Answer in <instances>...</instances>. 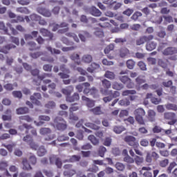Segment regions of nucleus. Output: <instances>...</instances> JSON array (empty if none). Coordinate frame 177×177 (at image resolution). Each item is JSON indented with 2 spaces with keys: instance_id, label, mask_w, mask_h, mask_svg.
I'll list each match as a JSON object with an SVG mask.
<instances>
[{
  "instance_id": "obj_1",
  "label": "nucleus",
  "mask_w": 177,
  "mask_h": 177,
  "mask_svg": "<svg viewBox=\"0 0 177 177\" xmlns=\"http://www.w3.org/2000/svg\"><path fill=\"white\" fill-rule=\"evenodd\" d=\"M37 162V158H35V156L30 153V155L28 157V159H24L22 161L23 164V169L25 171H30V169H32L31 168V164L32 165H35Z\"/></svg>"
},
{
  "instance_id": "obj_2",
  "label": "nucleus",
  "mask_w": 177,
  "mask_h": 177,
  "mask_svg": "<svg viewBox=\"0 0 177 177\" xmlns=\"http://www.w3.org/2000/svg\"><path fill=\"white\" fill-rule=\"evenodd\" d=\"M134 115L136 117V121L140 125H145V120H143L144 115H146V112L143 109L139 108L134 111Z\"/></svg>"
},
{
  "instance_id": "obj_3",
  "label": "nucleus",
  "mask_w": 177,
  "mask_h": 177,
  "mask_svg": "<svg viewBox=\"0 0 177 177\" xmlns=\"http://www.w3.org/2000/svg\"><path fill=\"white\" fill-rule=\"evenodd\" d=\"M55 126L56 127L58 131H64L66 128H67V125L66 124V121L63 120L62 118H57L54 120Z\"/></svg>"
},
{
  "instance_id": "obj_4",
  "label": "nucleus",
  "mask_w": 177,
  "mask_h": 177,
  "mask_svg": "<svg viewBox=\"0 0 177 177\" xmlns=\"http://www.w3.org/2000/svg\"><path fill=\"white\" fill-rule=\"evenodd\" d=\"M52 133V130L49 128L46 127H42L39 129V133L40 135H42L43 136H47L48 138H46V140H52L55 139V135L50 133ZM50 135V136H49Z\"/></svg>"
},
{
  "instance_id": "obj_5",
  "label": "nucleus",
  "mask_w": 177,
  "mask_h": 177,
  "mask_svg": "<svg viewBox=\"0 0 177 177\" xmlns=\"http://www.w3.org/2000/svg\"><path fill=\"white\" fill-rule=\"evenodd\" d=\"M102 85L105 88H101L100 92L101 93H102V95H107L109 92L107 89L111 87V82H110V81L107 80H102Z\"/></svg>"
},
{
  "instance_id": "obj_6",
  "label": "nucleus",
  "mask_w": 177,
  "mask_h": 177,
  "mask_svg": "<svg viewBox=\"0 0 177 177\" xmlns=\"http://www.w3.org/2000/svg\"><path fill=\"white\" fill-rule=\"evenodd\" d=\"M124 142H127L129 146H133V147H138V146H139V144L136 142V138L132 136H126Z\"/></svg>"
},
{
  "instance_id": "obj_7",
  "label": "nucleus",
  "mask_w": 177,
  "mask_h": 177,
  "mask_svg": "<svg viewBox=\"0 0 177 177\" xmlns=\"http://www.w3.org/2000/svg\"><path fill=\"white\" fill-rule=\"evenodd\" d=\"M65 170L64 171V176L66 177H71L75 175V169H71V165H66L64 166Z\"/></svg>"
},
{
  "instance_id": "obj_8",
  "label": "nucleus",
  "mask_w": 177,
  "mask_h": 177,
  "mask_svg": "<svg viewBox=\"0 0 177 177\" xmlns=\"http://www.w3.org/2000/svg\"><path fill=\"white\" fill-rule=\"evenodd\" d=\"M24 142H26L30 145L31 149H33V150H37L38 149V145L35 144V142H32V138L29 135L26 136V137H24L23 139Z\"/></svg>"
},
{
  "instance_id": "obj_9",
  "label": "nucleus",
  "mask_w": 177,
  "mask_h": 177,
  "mask_svg": "<svg viewBox=\"0 0 177 177\" xmlns=\"http://www.w3.org/2000/svg\"><path fill=\"white\" fill-rule=\"evenodd\" d=\"M21 128H25L26 131L28 132V133H31L33 136H37V130L34 129V127L28 125L27 124H24L23 126H20L19 127L20 129H21Z\"/></svg>"
},
{
  "instance_id": "obj_10",
  "label": "nucleus",
  "mask_w": 177,
  "mask_h": 177,
  "mask_svg": "<svg viewBox=\"0 0 177 177\" xmlns=\"http://www.w3.org/2000/svg\"><path fill=\"white\" fill-rule=\"evenodd\" d=\"M154 38L153 35H148V36H142L140 37L139 39L136 41L137 45H143L146 41H151Z\"/></svg>"
},
{
  "instance_id": "obj_11",
  "label": "nucleus",
  "mask_w": 177,
  "mask_h": 177,
  "mask_svg": "<svg viewBox=\"0 0 177 177\" xmlns=\"http://www.w3.org/2000/svg\"><path fill=\"white\" fill-rule=\"evenodd\" d=\"M89 86H90L89 83H84L82 84L77 85L76 86V89H77L79 92H82V89L84 88V93L88 94L89 93Z\"/></svg>"
},
{
  "instance_id": "obj_12",
  "label": "nucleus",
  "mask_w": 177,
  "mask_h": 177,
  "mask_svg": "<svg viewBox=\"0 0 177 177\" xmlns=\"http://www.w3.org/2000/svg\"><path fill=\"white\" fill-rule=\"evenodd\" d=\"M38 74H39V71L37 69L32 71V75H34L35 77L37 76L38 77V80L36 82V85H39L41 84V81H42L44 78H46L48 77L47 74H44L43 76H39L38 75Z\"/></svg>"
},
{
  "instance_id": "obj_13",
  "label": "nucleus",
  "mask_w": 177,
  "mask_h": 177,
  "mask_svg": "<svg viewBox=\"0 0 177 177\" xmlns=\"http://www.w3.org/2000/svg\"><path fill=\"white\" fill-rule=\"evenodd\" d=\"M120 80L123 82V84H126L127 85V88H133V83L131 82V79L127 75L120 77Z\"/></svg>"
},
{
  "instance_id": "obj_14",
  "label": "nucleus",
  "mask_w": 177,
  "mask_h": 177,
  "mask_svg": "<svg viewBox=\"0 0 177 177\" xmlns=\"http://www.w3.org/2000/svg\"><path fill=\"white\" fill-rule=\"evenodd\" d=\"M37 12L40 15H42V16H44V17H50V16H52V13L50 12V11L44 8H38Z\"/></svg>"
},
{
  "instance_id": "obj_15",
  "label": "nucleus",
  "mask_w": 177,
  "mask_h": 177,
  "mask_svg": "<svg viewBox=\"0 0 177 177\" xmlns=\"http://www.w3.org/2000/svg\"><path fill=\"white\" fill-rule=\"evenodd\" d=\"M165 118H166V120H171V121L169 122V125H174V124L176 122V119H175V114L173 113H165Z\"/></svg>"
},
{
  "instance_id": "obj_16",
  "label": "nucleus",
  "mask_w": 177,
  "mask_h": 177,
  "mask_svg": "<svg viewBox=\"0 0 177 177\" xmlns=\"http://www.w3.org/2000/svg\"><path fill=\"white\" fill-rule=\"evenodd\" d=\"M39 122L35 121L34 123L37 127H41V125H44V122L42 121H50V118L49 116L41 115L39 117Z\"/></svg>"
},
{
  "instance_id": "obj_17",
  "label": "nucleus",
  "mask_w": 177,
  "mask_h": 177,
  "mask_svg": "<svg viewBox=\"0 0 177 177\" xmlns=\"http://www.w3.org/2000/svg\"><path fill=\"white\" fill-rule=\"evenodd\" d=\"M41 99V94L40 93H35L34 95L30 96V100H32V103L37 104V106H39L41 102L38 101V100Z\"/></svg>"
},
{
  "instance_id": "obj_18",
  "label": "nucleus",
  "mask_w": 177,
  "mask_h": 177,
  "mask_svg": "<svg viewBox=\"0 0 177 177\" xmlns=\"http://www.w3.org/2000/svg\"><path fill=\"white\" fill-rule=\"evenodd\" d=\"M177 53V50L174 47H169L163 51V55L168 56L169 55H175Z\"/></svg>"
},
{
  "instance_id": "obj_19",
  "label": "nucleus",
  "mask_w": 177,
  "mask_h": 177,
  "mask_svg": "<svg viewBox=\"0 0 177 177\" xmlns=\"http://www.w3.org/2000/svg\"><path fill=\"white\" fill-rule=\"evenodd\" d=\"M142 171H147L143 173ZM149 171H151V167H143L142 168V171H140V174H143V176L145 177H153V174Z\"/></svg>"
},
{
  "instance_id": "obj_20",
  "label": "nucleus",
  "mask_w": 177,
  "mask_h": 177,
  "mask_svg": "<svg viewBox=\"0 0 177 177\" xmlns=\"http://www.w3.org/2000/svg\"><path fill=\"white\" fill-rule=\"evenodd\" d=\"M25 39L26 42H28V44L30 46H32V48L30 49H34V48H35V43H34V41H28L32 39V36H31L30 35H25Z\"/></svg>"
},
{
  "instance_id": "obj_21",
  "label": "nucleus",
  "mask_w": 177,
  "mask_h": 177,
  "mask_svg": "<svg viewBox=\"0 0 177 177\" xmlns=\"http://www.w3.org/2000/svg\"><path fill=\"white\" fill-rule=\"evenodd\" d=\"M73 91H74V87L70 86L66 88H63L62 93H64V95H66L67 96V97H68V96H70V95H71V93Z\"/></svg>"
},
{
  "instance_id": "obj_22",
  "label": "nucleus",
  "mask_w": 177,
  "mask_h": 177,
  "mask_svg": "<svg viewBox=\"0 0 177 177\" xmlns=\"http://www.w3.org/2000/svg\"><path fill=\"white\" fill-rule=\"evenodd\" d=\"M90 13L93 16H96V17L100 16L102 15V12H100V10H99L97 8L93 6L90 8Z\"/></svg>"
},
{
  "instance_id": "obj_23",
  "label": "nucleus",
  "mask_w": 177,
  "mask_h": 177,
  "mask_svg": "<svg viewBox=\"0 0 177 177\" xmlns=\"http://www.w3.org/2000/svg\"><path fill=\"white\" fill-rule=\"evenodd\" d=\"M156 46H157V44H156L154 41H149L147 43L146 45V49L147 50H153V49H156Z\"/></svg>"
},
{
  "instance_id": "obj_24",
  "label": "nucleus",
  "mask_w": 177,
  "mask_h": 177,
  "mask_svg": "<svg viewBox=\"0 0 177 177\" xmlns=\"http://www.w3.org/2000/svg\"><path fill=\"white\" fill-rule=\"evenodd\" d=\"M146 99H151V101L152 102V103H153V104H158V103H160V100L158 98L153 97V94L151 93H148L147 95Z\"/></svg>"
},
{
  "instance_id": "obj_25",
  "label": "nucleus",
  "mask_w": 177,
  "mask_h": 177,
  "mask_svg": "<svg viewBox=\"0 0 177 177\" xmlns=\"http://www.w3.org/2000/svg\"><path fill=\"white\" fill-rule=\"evenodd\" d=\"M60 70L63 71V73H61L59 74L60 75L61 78H63L64 80H66L68 78V75L64 73H68V70L64 68V66H62L60 68Z\"/></svg>"
},
{
  "instance_id": "obj_26",
  "label": "nucleus",
  "mask_w": 177,
  "mask_h": 177,
  "mask_svg": "<svg viewBox=\"0 0 177 177\" xmlns=\"http://www.w3.org/2000/svg\"><path fill=\"white\" fill-rule=\"evenodd\" d=\"M40 32L41 34H42V35H44V37H48L49 39H52V37H53V35H52V33H50L48 30L44 28H41L40 30Z\"/></svg>"
},
{
  "instance_id": "obj_27",
  "label": "nucleus",
  "mask_w": 177,
  "mask_h": 177,
  "mask_svg": "<svg viewBox=\"0 0 177 177\" xmlns=\"http://www.w3.org/2000/svg\"><path fill=\"white\" fill-rule=\"evenodd\" d=\"M16 48V46L13 45V44H8L7 46H6L5 47H3V48H1L0 50V52H2L3 53H8V51L10 50L12 48Z\"/></svg>"
},
{
  "instance_id": "obj_28",
  "label": "nucleus",
  "mask_w": 177,
  "mask_h": 177,
  "mask_svg": "<svg viewBox=\"0 0 177 177\" xmlns=\"http://www.w3.org/2000/svg\"><path fill=\"white\" fill-rule=\"evenodd\" d=\"M79 37L82 42H85V41H86V38H89L91 37V35H89V33L86 32H83L79 34Z\"/></svg>"
},
{
  "instance_id": "obj_29",
  "label": "nucleus",
  "mask_w": 177,
  "mask_h": 177,
  "mask_svg": "<svg viewBox=\"0 0 177 177\" xmlns=\"http://www.w3.org/2000/svg\"><path fill=\"white\" fill-rule=\"evenodd\" d=\"M82 100H84L86 102V105L88 106V107H93V106H95V102H93V100H89V98L85 96H82Z\"/></svg>"
},
{
  "instance_id": "obj_30",
  "label": "nucleus",
  "mask_w": 177,
  "mask_h": 177,
  "mask_svg": "<svg viewBox=\"0 0 177 177\" xmlns=\"http://www.w3.org/2000/svg\"><path fill=\"white\" fill-rule=\"evenodd\" d=\"M148 118L151 122L155 121L156 120V112L153 110H149L148 111Z\"/></svg>"
},
{
  "instance_id": "obj_31",
  "label": "nucleus",
  "mask_w": 177,
  "mask_h": 177,
  "mask_svg": "<svg viewBox=\"0 0 177 177\" xmlns=\"http://www.w3.org/2000/svg\"><path fill=\"white\" fill-rule=\"evenodd\" d=\"M99 67H100L99 64L96 63H93L91 67H88L87 68V71H88V73H93V71L96 70L97 68H99Z\"/></svg>"
},
{
  "instance_id": "obj_32",
  "label": "nucleus",
  "mask_w": 177,
  "mask_h": 177,
  "mask_svg": "<svg viewBox=\"0 0 177 177\" xmlns=\"http://www.w3.org/2000/svg\"><path fill=\"white\" fill-rule=\"evenodd\" d=\"M13 86H15V87L17 86V83H14L13 84H6L3 86L4 89H6V91H13V89H15Z\"/></svg>"
},
{
  "instance_id": "obj_33",
  "label": "nucleus",
  "mask_w": 177,
  "mask_h": 177,
  "mask_svg": "<svg viewBox=\"0 0 177 177\" xmlns=\"http://www.w3.org/2000/svg\"><path fill=\"white\" fill-rule=\"evenodd\" d=\"M82 60L84 63H91L92 62V56L91 55H85L82 57Z\"/></svg>"
},
{
  "instance_id": "obj_34",
  "label": "nucleus",
  "mask_w": 177,
  "mask_h": 177,
  "mask_svg": "<svg viewBox=\"0 0 177 177\" xmlns=\"http://www.w3.org/2000/svg\"><path fill=\"white\" fill-rule=\"evenodd\" d=\"M28 113V108L27 107H21L17 109V114H26Z\"/></svg>"
},
{
  "instance_id": "obj_35",
  "label": "nucleus",
  "mask_w": 177,
  "mask_h": 177,
  "mask_svg": "<svg viewBox=\"0 0 177 177\" xmlns=\"http://www.w3.org/2000/svg\"><path fill=\"white\" fill-rule=\"evenodd\" d=\"M104 76L109 80H114V78H115V75H114V73L109 71L105 73Z\"/></svg>"
},
{
  "instance_id": "obj_36",
  "label": "nucleus",
  "mask_w": 177,
  "mask_h": 177,
  "mask_svg": "<svg viewBox=\"0 0 177 177\" xmlns=\"http://www.w3.org/2000/svg\"><path fill=\"white\" fill-rule=\"evenodd\" d=\"M46 154V149L44 147H40L37 151V155L39 157H42L43 156H45Z\"/></svg>"
},
{
  "instance_id": "obj_37",
  "label": "nucleus",
  "mask_w": 177,
  "mask_h": 177,
  "mask_svg": "<svg viewBox=\"0 0 177 177\" xmlns=\"http://www.w3.org/2000/svg\"><path fill=\"white\" fill-rule=\"evenodd\" d=\"M91 111L92 113H93V114H96L97 115H100V114H103V111H102V109L99 106L91 109Z\"/></svg>"
},
{
  "instance_id": "obj_38",
  "label": "nucleus",
  "mask_w": 177,
  "mask_h": 177,
  "mask_svg": "<svg viewBox=\"0 0 177 177\" xmlns=\"http://www.w3.org/2000/svg\"><path fill=\"white\" fill-rule=\"evenodd\" d=\"M112 87L113 89H116L117 91H120L124 88V86L121 84H118L117 82H114L112 84Z\"/></svg>"
},
{
  "instance_id": "obj_39",
  "label": "nucleus",
  "mask_w": 177,
  "mask_h": 177,
  "mask_svg": "<svg viewBox=\"0 0 177 177\" xmlns=\"http://www.w3.org/2000/svg\"><path fill=\"white\" fill-rule=\"evenodd\" d=\"M19 119L21 124H23L22 121H27V122H31L32 121V118H30L28 115L21 116Z\"/></svg>"
},
{
  "instance_id": "obj_40",
  "label": "nucleus",
  "mask_w": 177,
  "mask_h": 177,
  "mask_svg": "<svg viewBox=\"0 0 177 177\" xmlns=\"http://www.w3.org/2000/svg\"><path fill=\"white\" fill-rule=\"evenodd\" d=\"M88 140L93 143V145H96L99 144V140L95 137V136H88Z\"/></svg>"
},
{
  "instance_id": "obj_41",
  "label": "nucleus",
  "mask_w": 177,
  "mask_h": 177,
  "mask_svg": "<svg viewBox=\"0 0 177 177\" xmlns=\"http://www.w3.org/2000/svg\"><path fill=\"white\" fill-rule=\"evenodd\" d=\"M124 162H127L128 164H133V162H135V160L131 158V156H129V155H127L124 157Z\"/></svg>"
},
{
  "instance_id": "obj_42",
  "label": "nucleus",
  "mask_w": 177,
  "mask_h": 177,
  "mask_svg": "<svg viewBox=\"0 0 177 177\" xmlns=\"http://www.w3.org/2000/svg\"><path fill=\"white\" fill-rule=\"evenodd\" d=\"M80 99V95L78 94L75 93L72 97H67L66 100L67 102H75V100H78Z\"/></svg>"
},
{
  "instance_id": "obj_43",
  "label": "nucleus",
  "mask_w": 177,
  "mask_h": 177,
  "mask_svg": "<svg viewBox=\"0 0 177 177\" xmlns=\"http://www.w3.org/2000/svg\"><path fill=\"white\" fill-rule=\"evenodd\" d=\"M78 121V116L74 115V113H71L69 115V122H74Z\"/></svg>"
},
{
  "instance_id": "obj_44",
  "label": "nucleus",
  "mask_w": 177,
  "mask_h": 177,
  "mask_svg": "<svg viewBox=\"0 0 177 177\" xmlns=\"http://www.w3.org/2000/svg\"><path fill=\"white\" fill-rule=\"evenodd\" d=\"M124 131H125L124 127H115L113 128V132H115V133H121V132Z\"/></svg>"
},
{
  "instance_id": "obj_45",
  "label": "nucleus",
  "mask_w": 177,
  "mask_h": 177,
  "mask_svg": "<svg viewBox=\"0 0 177 177\" xmlns=\"http://www.w3.org/2000/svg\"><path fill=\"white\" fill-rule=\"evenodd\" d=\"M71 59L72 60H74V62H75V63H77V64H81V62H80V55L78 54H73L71 56Z\"/></svg>"
},
{
  "instance_id": "obj_46",
  "label": "nucleus",
  "mask_w": 177,
  "mask_h": 177,
  "mask_svg": "<svg viewBox=\"0 0 177 177\" xmlns=\"http://www.w3.org/2000/svg\"><path fill=\"white\" fill-rule=\"evenodd\" d=\"M10 172H14L15 174L12 175V177H17L19 175L17 174V168L15 166H11L9 169Z\"/></svg>"
},
{
  "instance_id": "obj_47",
  "label": "nucleus",
  "mask_w": 177,
  "mask_h": 177,
  "mask_svg": "<svg viewBox=\"0 0 177 177\" xmlns=\"http://www.w3.org/2000/svg\"><path fill=\"white\" fill-rule=\"evenodd\" d=\"M45 107L46 109H55V107H56V104L55 102L50 101L46 104Z\"/></svg>"
},
{
  "instance_id": "obj_48",
  "label": "nucleus",
  "mask_w": 177,
  "mask_h": 177,
  "mask_svg": "<svg viewBox=\"0 0 177 177\" xmlns=\"http://www.w3.org/2000/svg\"><path fill=\"white\" fill-rule=\"evenodd\" d=\"M131 102H129V100L128 99H124L119 101V104L120 106H129Z\"/></svg>"
},
{
  "instance_id": "obj_49",
  "label": "nucleus",
  "mask_w": 177,
  "mask_h": 177,
  "mask_svg": "<svg viewBox=\"0 0 177 177\" xmlns=\"http://www.w3.org/2000/svg\"><path fill=\"white\" fill-rule=\"evenodd\" d=\"M136 91L133 90H126L122 92V96H128V95H135Z\"/></svg>"
},
{
  "instance_id": "obj_50",
  "label": "nucleus",
  "mask_w": 177,
  "mask_h": 177,
  "mask_svg": "<svg viewBox=\"0 0 177 177\" xmlns=\"http://www.w3.org/2000/svg\"><path fill=\"white\" fill-rule=\"evenodd\" d=\"M128 53H129V50L127 48H122L120 50V57H125V56L128 55Z\"/></svg>"
},
{
  "instance_id": "obj_51",
  "label": "nucleus",
  "mask_w": 177,
  "mask_h": 177,
  "mask_svg": "<svg viewBox=\"0 0 177 177\" xmlns=\"http://www.w3.org/2000/svg\"><path fill=\"white\" fill-rule=\"evenodd\" d=\"M60 28H62L63 32H66V31H67V30H68V24H67V23L66 22H62L60 25H59Z\"/></svg>"
},
{
  "instance_id": "obj_52",
  "label": "nucleus",
  "mask_w": 177,
  "mask_h": 177,
  "mask_svg": "<svg viewBox=\"0 0 177 177\" xmlns=\"http://www.w3.org/2000/svg\"><path fill=\"white\" fill-rule=\"evenodd\" d=\"M165 107L167 110H174V111L177 110L176 105H175L174 104H167L165 105Z\"/></svg>"
},
{
  "instance_id": "obj_53",
  "label": "nucleus",
  "mask_w": 177,
  "mask_h": 177,
  "mask_svg": "<svg viewBox=\"0 0 177 177\" xmlns=\"http://www.w3.org/2000/svg\"><path fill=\"white\" fill-rule=\"evenodd\" d=\"M127 66L128 68L132 70L135 66V62H133L132 59H129L127 62Z\"/></svg>"
},
{
  "instance_id": "obj_54",
  "label": "nucleus",
  "mask_w": 177,
  "mask_h": 177,
  "mask_svg": "<svg viewBox=\"0 0 177 177\" xmlns=\"http://www.w3.org/2000/svg\"><path fill=\"white\" fill-rule=\"evenodd\" d=\"M67 37H70L71 38H73L74 41L75 42H80V39H78V37L76 36L74 33L69 32L66 33Z\"/></svg>"
},
{
  "instance_id": "obj_55",
  "label": "nucleus",
  "mask_w": 177,
  "mask_h": 177,
  "mask_svg": "<svg viewBox=\"0 0 177 177\" xmlns=\"http://www.w3.org/2000/svg\"><path fill=\"white\" fill-rule=\"evenodd\" d=\"M115 168L118 171H124V169H125V166L121 162H118L115 164Z\"/></svg>"
},
{
  "instance_id": "obj_56",
  "label": "nucleus",
  "mask_w": 177,
  "mask_h": 177,
  "mask_svg": "<svg viewBox=\"0 0 177 177\" xmlns=\"http://www.w3.org/2000/svg\"><path fill=\"white\" fill-rule=\"evenodd\" d=\"M12 95L14 96V97H17L18 99H21L23 94L21 93V91H13Z\"/></svg>"
},
{
  "instance_id": "obj_57",
  "label": "nucleus",
  "mask_w": 177,
  "mask_h": 177,
  "mask_svg": "<svg viewBox=\"0 0 177 177\" xmlns=\"http://www.w3.org/2000/svg\"><path fill=\"white\" fill-rule=\"evenodd\" d=\"M85 125L88 127V128H91V129H99V127L93 124V123H89L87 122L85 124Z\"/></svg>"
},
{
  "instance_id": "obj_58",
  "label": "nucleus",
  "mask_w": 177,
  "mask_h": 177,
  "mask_svg": "<svg viewBox=\"0 0 177 177\" xmlns=\"http://www.w3.org/2000/svg\"><path fill=\"white\" fill-rule=\"evenodd\" d=\"M79 160H81V156H73L70 159L69 161L71 162H75L78 161Z\"/></svg>"
},
{
  "instance_id": "obj_59",
  "label": "nucleus",
  "mask_w": 177,
  "mask_h": 177,
  "mask_svg": "<svg viewBox=\"0 0 177 177\" xmlns=\"http://www.w3.org/2000/svg\"><path fill=\"white\" fill-rule=\"evenodd\" d=\"M169 163V161L168 160V159H164L160 161V165L163 168L167 167V165H168Z\"/></svg>"
},
{
  "instance_id": "obj_60",
  "label": "nucleus",
  "mask_w": 177,
  "mask_h": 177,
  "mask_svg": "<svg viewBox=\"0 0 177 177\" xmlns=\"http://www.w3.org/2000/svg\"><path fill=\"white\" fill-rule=\"evenodd\" d=\"M98 153L100 157H103V156H104V153H106V147H100Z\"/></svg>"
},
{
  "instance_id": "obj_61",
  "label": "nucleus",
  "mask_w": 177,
  "mask_h": 177,
  "mask_svg": "<svg viewBox=\"0 0 177 177\" xmlns=\"http://www.w3.org/2000/svg\"><path fill=\"white\" fill-rule=\"evenodd\" d=\"M140 16H142V12H136L131 16V19L133 20H138V17H140Z\"/></svg>"
},
{
  "instance_id": "obj_62",
  "label": "nucleus",
  "mask_w": 177,
  "mask_h": 177,
  "mask_svg": "<svg viewBox=\"0 0 177 177\" xmlns=\"http://www.w3.org/2000/svg\"><path fill=\"white\" fill-rule=\"evenodd\" d=\"M111 6V8H113L114 10H117L118 9H120V8H121V3L113 2Z\"/></svg>"
},
{
  "instance_id": "obj_63",
  "label": "nucleus",
  "mask_w": 177,
  "mask_h": 177,
  "mask_svg": "<svg viewBox=\"0 0 177 177\" xmlns=\"http://www.w3.org/2000/svg\"><path fill=\"white\" fill-rule=\"evenodd\" d=\"M133 13V10L131 8H128L126 10L123 12V15H125L126 16H131Z\"/></svg>"
},
{
  "instance_id": "obj_64",
  "label": "nucleus",
  "mask_w": 177,
  "mask_h": 177,
  "mask_svg": "<svg viewBox=\"0 0 177 177\" xmlns=\"http://www.w3.org/2000/svg\"><path fill=\"white\" fill-rule=\"evenodd\" d=\"M94 34L97 37H100V38L103 37V31H102L100 29H96V31L94 32Z\"/></svg>"
}]
</instances>
